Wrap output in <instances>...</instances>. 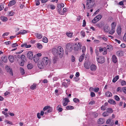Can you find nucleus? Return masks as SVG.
<instances>
[{"label": "nucleus", "instance_id": "1", "mask_svg": "<svg viewBox=\"0 0 126 126\" xmlns=\"http://www.w3.org/2000/svg\"><path fill=\"white\" fill-rule=\"evenodd\" d=\"M49 62V59L47 57H44L42 59L41 62L38 63V67L40 69L43 68L47 65Z\"/></svg>", "mask_w": 126, "mask_h": 126}, {"label": "nucleus", "instance_id": "2", "mask_svg": "<svg viewBox=\"0 0 126 126\" xmlns=\"http://www.w3.org/2000/svg\"><path fill=\"white\" fill-rule=\"evenodd\" d=\"M94 0H87L86 8L90 9L92 8L94 4Z\"/></svg>", "mask_w": 126, "mask_h": 126}, {"label": "nucleus", "instance_id": "3", "mask_svg": "<svg viewBox=\"0 0 126 126\" xmlns=\"http://www.w3.org/2000/svg\"><path fill=\"white\" fill-rule=\"evenodd\" d=\"M57 51L58 55H59V56L62 57L63 53V50L62 47L61 46H59L57 48Z\"/></svg>", "mask_w": 126, "mask_h": 126}, {"label": "nucleus", "instance_id": "4", "mask_svg": "<svg viewBox=\"0 0 126 126\" xmlns=\"http://www.w3.org/2000/svg\"><path fill=\"white\" fill-rule=\"evenodd\" d=\"M97 62L99 63H103L105 62L104 57L102 56H99L97 58Z\"/></svg>", "mask_w": 126, "mask_h": 126}, {"label": "nucleus", "instance_id": "5", "mask_svg": "<svg viewBox=\"0 0 126 126\" xmlns=\"http://www.w3.org/2000/svg\"><path fill=\"white\" fill-rule=\"evenodd\" d=\"M27 55V57L29 59H32L33 58V53L31 51H29Z\"/></svg>", "mask_w": 126, "mask_h": 126}, {"label": "nucleus", "instance_id": "6", "mask_svg": "<svg viewBox=\"0 0 126 126\" xmlns=\"http://www.w3.org/2000/svg\"><path fill=\"white\" fill-rule=\"evenodd\" d=\"M5 67L7 72H8L11 75L13 76V73L12 69H11L10 67L8 66H6Z\"/></svg>", "mask_w": 126, "mask_h": 126}, {"label": "nucleus", "instance_id": "7", "mask_svg": "<svg viewBox=\"0 0 126 126\" xmlns=\"http://www.w3.org/2000/svg\"><path fill=\"white\" fill-rule=\"evenodd\" d=\"M72 46V44H67L66 46L67 49L69 50L70 51H71L73 49Z\"/></svg>", "mask_w": 126, "mask_h": 126}, {"label": "nucleus", "instance_id": "8", "mask_svg": "<svg viewBox=\"0 0 126 126\" xmlns=\"http://www.w3.org/2000/svg\"><path fill=\"white\" fill-rule=\"evenodd\" d=\"M124 53L122 51H118L117 52L116 54L118 56L121 57L124 55Z\"/></svg>", "mask_w": 126, "mask_h": 126}, {"label": "nucleus", "instance_id": "9", "mask_svg": "<svg viewBox=\"0 0 126 126\" xmlns=\"http://www.w3.org/2000/svg\"><path fill=\"white\" fill-rule=\"evenodd\" d=\"M57 9L58 11V13L61 15H63V13L61 12V7H60V4H57Z\"/></svg>", "mask_w": 126, "mask_h": 126}, {"label": "nucleus", "instance_id": "10", "mask_svg": "<svg viewBox=\"0 0 126 126\" xmlns=\"http://www.w3.org/2000/svg\"><path fill=\"white\" fill-rule=\"evenodd\" d=\"M57 49L55 48H52L51 49V52L54 55H58Z\"/></svg>", "mask_w": 126, "mask_h": 126}, {"label": "nucleus", "instance_id": "11", "mask_svg": "<svg viewBox=\"0 0 126 126\" xmlns=\"http://www.w3.org/2000/svg\"><path fill=\"white\" fill-rule=\"evenodd\" d=\"M91 65V63H90L88 62H86L84 64V67L86 69H88L90 67Z\"/></svg>", "mask_w": 126, "mask_h": 126}, {"label": "nucleus", "instance_id": "12", "mask_svg": "<svg viewBox=\"0 0 126 126\" xmlns=\"http://www.w3.org/2000/svg\"><path fill=\"white\" fill-rule=\"evenodd\" d=\"M90 68L92 71H95L96 69V67L95 65L93 64L90 66Z\"/></svg>", "mask_w": 126, "mask_h": 126}, {"label": "nucleus", "instance_id": "13", "mask_svg": "<svg viewBox=\"0 0 126 126\" xmlns=\"http://www.w3.org/2000/svg\"><path fill=\"white\" fill-rule=\"evenodd\" d=\"M105 122L104 119L103 118H99L98 121V123L99 124H102Z\"/></svg>", "mask_w": 126, "mask_h": 126}, {"label": "nucleus", "instance_id": "14", "mask_svg": "<svg viewBox=\"0 0 126 126\" xmlns=\"http://www.w3.org/2000/svg\"><path fill=\"white\" fill-rule=\"evenodd\" d=\"M73 49L75 50H78L79 49V46L77 44H72Z\"/></svg>", "mask_w": 126, "mask_h": 126}, {"label": "nucleus", "instance_id": "15", "mask_svg": "<svg viewBox=\"0 0 126 126\" xmlns=\"http://www.w3.org/2000/svg\"><path fill=\"white\" fill-rule=\"evenodd\" d=\"M11 63L13 62L14 60V56L11 55L9 56L8 57Z\"/></svg>", "mask_w": 126, "mask_h": 126}, {"label": "nucleus", "instance_id": "16", "mask_svg": "<svg viewBox=\"0 0 126 126\" xmlns=\"http://www.w3.org/2000/svg\"><path fill=\"white\" fill-rule=\"evenodd\" d=\"M117 32L118 34L119 35H121V29L120 26L118 27L117 30Z\"/></svg>", "mask_w": 126, "mask_h": 126}, {"label": "nucleus", "instance_id": "17", "mask_svg": "<svg viewBox=\"0 0 126 126\" xmlns=\"http://www.w3.org/2000/svg\"><path fill=\"white\" fill-rule=\"evenodd\" d=\"M85 55L84 53H83L79 58V62H81L84 59V56Z\"/></svg>", "mask_w": 126, "mask_h": 126}, {"label": "nucleus", "instance_id": "18", "mask_svg": "<svg viewBox=\"0 0 126 126\" xmlns=\"http://www.w3.org/2000/svg\"><path fill=\"white\" fill-rule=\"evenodd\" d=\"M112 61L114 63H116L117 62V59L116 56L113 55L112 57Z\"/></svg>", "mask_w": 126, "mask_h": 126}, {"label": "nucleus", "instance_id": "19", "mask_svg": "<svg viewBox=\"0 0 126 126\" xmlns=\"http://www.w3.org/2000/svg\"><path fill=\"white\" fill-rule=\"evenodd\" d=\"M2 61L5 62H7V57L5 56H2L1 57Z\"/></svg>", "mask_w": 126, "mask_h": 126}, {"label": "nucleus", "instance_id": "20", "mask_svg": "<svg viewBox=\"0 0 126 126\" xmlns=\"http://www.w3.org/2000/svg\"><path fill=\"white\" fill-rule=\"evenodd\" d=\"M39 59V58L37 56H36L34 55L33 57V60L35 63H37Z\"/></svg>", "mask_w": 126, "mask_h": 126}, {"label": "nucleus", "instance_id": "21", "mask_svg": "<svg viewBox=\"0 0 126 126\" xmlns=\"http://www.w3.org/2000/svg\"><path fill=\"white\" fill-rule=\"evenodd\" d=\"M35 35L36 36L37 38L39 39L41 38L42 37V35L41 34H39L37 33H35Z\"/></svg>", "mask_w": 126, "mask_h": 126}, {"label": "nucleus", "instance_id": "22", "mask_svg": "<svg viewBox=\"0 0 126 126\" xmlns=\"http://www.w3.org/2000/svg\"><path fill=\"white\" fill-rule=\"evenodd\" d=\"M21 46L22 47H25L26 48H29L31 47V45H27L26 44H25L21 45Z\"/></svg>", "mask_w": 126, "mask_h": 126}, {"label": "nucleus", "instance_id": "23", "mask_svg": "<svg viewBox=\"0 0 126 126\" xmlns=\"http://www.w3.org/2000/svg\"><path fill=\"white\" fill-rule=\"evenodd\" d=\"M16 3V2L15 0H12L10 1L8 4L9 6H12L15 4Z\"/></svg>", "mask_w": 126, "mask_h": 126}, {"label": "nucleus", "instance_id": "24", "mask_svg": "<svg viewBox=\"0 0 126 126\" xmlns=\"http://www.w3.org/2000/svg\"><path fill=\"white\" fill-rule=\"evenodd\" d=\"M104 29L105 31L108 32L110 30V28L108 26H106L104 27Z\"/></svg>", "mask_w": 126, "mask_h": 126}, {"label": "nucleus", "instance_id": "25", "mask_svg": "<svg viewBox=\"0 0 126 126\" xmlns=\"http://www.w3.org/2000/svg\"><path fill=\"white\" fill-rule=\"evenodd\" d=\"M105 95L107 97H110L112 95V94L110 92L108 91L105 94Z\"/></svg>", "mask_w": 126, "mask_h": 126}, {"label": "nucleus", "instance_id": "26", "mask_svg": "<svg viewBox=\"0 0 126 126\" xmlns=\"http://www.w3.org/2000/svg\"><path fill=\"white\" fill-rule=\"evenodd\" d=\"M108 102L111 104H115V101L112 99H110L109 100Z\"/></svg>", "mask_w": 126, "mask_h": 126}, {"label": "nucleus", "instance_id": "27", "mask_svg": "<svg viewBox=\"0 0 126 126\" xmlns=\"http://www.w3.org/2000/svg\"><path fill=\"white\" fill-rule=\"evenodd\" d=\"M111 29H115L116 26V23L115 22H113L111 24Z\"/></svg>", "mask_w": 126, "mask_h": 126}, {"label": "nucleus", "instance_id": "28", "mask_svg": "<svg viewBox=\"0 0 126 126\" xmlns=\"http://www.w3.org/2000/svg\"><path fill=\"white\" fill-rule=\"evenodd\" d=\"M0 18L1 20L3 21H6L8 20L7 18L5 16H1Z\"/></svg>", "mask_w": 126, "mask_h": 126}, {"label": "nucleus", "instance_id": "29", "mask_svg": "<svg viewBox=\"0 0 126 126\" xmlns=\"http://www.w3.org/2000/svg\"><path fill=\"white\" fill-rule=\"evenodd\" d=\"M36 84L34 83L30 87V88L31 89L33 90L35 89L36 88Z\"/></svg>", "mask_w": 126, "mask_h": 126}, {"label": "nucleus", "instance_id": "30", "mask_svg": "<svg viewBox=\"0 0 126 126\" xmlns=\"http://www.w3.org/2000/svg\"><path fill=\"white\" fill-rule=\"evenodd\" d=\"M119 79V77L118 76H116L115 78H113L112 80V82H115Z\"/></svg>", "mask_w": 126, "mask_h": 126}, {"label": "nucleus", "instance_id": "31", "mask_svg": "<svg viewBox=\"0 0 126 126\" xmlns=\"http://www.w3.org/2000/svg\"><path fill=\"white\" fill-rule=\"evenodd\" d=\"M120 82L121 85L122 86H124L126 85V82L124 80H121Z\"/></svg>", "mask_w": 126, "mask_h": 126}, {"label": "nucleus", "instance_id": "32", "mask_svg": "<svg viewBox=\"0 0 126 126\" xmlns=\"http://www.w3.org/2000/svg\"><path fill=\"white\" fill-rule=\"evenodd\" d=\"M42 41L44 43H47L48 42V40L47 38L44 37L43 38Z\"/></svg>", "mask_w": 126, "mask_h": 126}, {"label": "nucleus", "instance_id": "33", "mask_svg": "<svg viewBox=\"0 0 126 126\" xmlns=\"http://www.w3.org/2000/svg\"><path fill=\"white\" fill-rule=\"evenodd\" d=\"M66 108L67 110H72L74 109V107L72 106H68L66 107Z\"/></svg>", "mask_w": 126, "mask_h": 126}, {"label": "nucleus", "instance_id": "34", "mask_svg": "<svg viewBox=\"0 0 126 126\" xmlns=\"http://www.w3.org/2000/svg\"><path fill=\"white\" fill-rule=\"evenodd\" d=\"M37 47L39 49H41L42 48V46L40 43H38L37 44Z\"/></svg>", "mask_w": 126, "mask_h": 126}, {"label": "nucleus", "instance_id": "35", "mask_svg": "<svg viewBox=\"0 0 126 126\" xmlns=\"http://www.w3.org/2000/svg\"><path fill=\"white\" fill-rule=\"evenodd\" d=\"M66 34L68 37L71 38L72 37L73 33L71 32H67Z\"/></svg>", "mask_w": 126, "mask_h": 126}, {"label": "nucleus", "instance_id": "36", "mask_svg": "<svg viewBox=\"0 0 126 126\" xmlns=\"http://www.w3.org/2000/svg\"><path fill=\"white\" fill-rule=\"evenodd\" d=\"M95 17L97 18L98 21L100 20L102 17V16L100 15H99L96 16Z\"/></svg>", "mask_w": 126, "mask_h": 126}, {"label": "nucleus", "instance_id": "37", "mask_svg": "<svg viewBox=\"0 0 126 126\" xmlns=\"http://www.w3.org/2000/svg\"><path fill=\"white\" fill-rule=\"evenodd\" d=\"M21 58L22 61L25 62L26 60V58L25 56L24 55H22L21 56Z\"/></svg>", "mask_w": 126, "mask_h": 126}, {"label": "nucleus", "instance_id": "38", "mask_svg": "<svg viewBox=\"0 0 126 126\" xmlns=\"http://www.w3.org/2000/svg\"><path fill=\"white\" fill-rule=\"evenodd\" d=\"M33 65L31 64H28L27 65V67L28 69H31L33 68Z\"/></svg>", "mask_w": 126, "mask_h": 126}, {"label": "nucleus", "instance_id": "39", "mask_svg": "<svg viewBox=\"0 0 126 126\" xmlns=\"http://www.w3.org/2000/svg\"><path fill=\"white\" fill-rule=\"evenodd\" d=\"M107 111L109 113H112L113 111L112 109L110 108L108 109L107 110Z\"/></svg>", "mask_w": 126, "mask_h": 126}, {"label": "nucleus", "instance_id": "40", "mask_svg": "<svg viewBox=\"0 0 126 126\" xmlns=\"http://www.w3.org/2000/svg\"><path fill=\"white\" fill-rule=\"evenodd\" d=\"M107 49L111 50L112 49V47L111 45H109L107 46Z\"/></svg>", "mask_w": 126, "mask_h": 126}, {"label": "nucleus", "instance_id": "41", "mask_svg": "<svg viewBox=\"0 0 126 126\" xmlns=\"http://www.w3.org/2000/svg\"><path fill=\"white\" fill-rule=\"evenodd\" d=\"M74 102L76 103L79 102V100L78 98H74L73 99Z\"/></svg>", "mask_w": 126, "mask_h": 126}, {"label": "nucleus", "instance_id": "42", "mask_svg": "<svg viewBox=\"0 0 126 126\" xmlns=\"http://www.w3.org/2000/svg\"><path fill=\"white\" fill-rule=\"evenodd\" d=\"M109 113H108V112L107 111H105L103 112L102 113V115L105 117L109 115Z\"/></svg>", "mask_w": 126, "mask_h": 126}, {"label": "nucleus", "instance_id": "43", "mask_svg": "<svg viewBox=\"0 0 126 126\" xmlns=\"http://www.w3.org/2000/svg\"><path fill=\"white\" fill-rule=\"evenodd\" d=\"M20 71L22 75H23L24 74V70L23 68L20 67Z\"/></svg>", "mask_w": 126, "mask_h": 126}, {"label": "nucleus", "instance_id": "44", "mask_svg": "<svg viewBox=\"0 0 126 126\" xmlns=\"http://www.w3.org/2000/svg\"><path fill=\"white\" fill-rule=\"evenodd\" d=\"M62 85L65 88H67L68 86V85L67 83L65 82H63Z\"/></svg>", "mask_w": 126, "mask_h": 126}, {"label": "nucleus", "instance_id": "45", "mask_svg": "<svg viewBox=\"0 0 126 126\" xmlns=\"http://www.w3.org/2000/svg\"><path fill=\"white\" fill-rule=\"evenodd\" d=\"M86 50V47L85 46H83L82 47V52L83 53H84Z\"/></svg>", "mask_w": 126, "mask_h": 126}, {"label": "nucleus", "instance_id": "46", "mask_svg": "<svg viewBox=\"0 0 126 126\" xmlns=\"http://www.w3.org/2000/svg\"><path fill=\"white\" fill-rule=\"evenodd\" d=\"M98 21L97 19V18L95 17L94 19L92 20V22L93 23H95L98 22Z\"/></svg>", "mask_w": 126, "mask_h": 126}, {"label": "nucleus", "instance_id": "47", "mask_svg": "<svg viewBox=\"0 0 126 126\" xmlns=\"http://www.w3.org/2000/svg\"><path fill=\"white\" fill-rule=\"evenodd\" d=\"M115 32V29H111L110 31H109V33L111 34H112Z\"/></svg>", "mask_w": 126, "mask_h": 126}, {"label": "nucleus", "instance_id": "48", "mask_svg": "<svg viewBox=\"0 0 126 126\" xmlns=\"http://www.w3.org/2000/svg\"><path fill=\"white\" fill-rule=\"evenodd\" d=\"M27 32V31L25 30H22L20 31V34H24L26 33Z\"/></svg>", "mask_w": 126, "mask_h": 126}, {"label": "nucleus", "instance_id": "49", "mask_svg": "<svg viewBox=\"0 0 126 126\" xmlns=\"http://www.w3.org/2000/svg\"><path fill=\"white\" fill-rule=\"evenodd\" d=\"M114 97L116 101H118L120 100V98L118 96L116 95L114 96Z\"/></svg>", "mask_w": 126, "mask_h": 126}, {"label": "nucleus", "instance_id": "50", "mask_svg": "<svg viewBox=\"0 0 126 126\" xmlns=\"http://www.w3.org/2000/svg\"><path fill=\"white\" fill-rule=\"evenodd\" d=\"M99 88L98 87H96L94 88V89L93 90V91L95 92H97L99 90Z\"/></svg>", "mask_w": 126, "mask_h": 126}, {"label": "nucleus", "instance_id": "51", "mask_svg": "<svg viewBox=\"0 0 126 126\" xmlns=\"http://www.w3.org/2000/svg\"><path fill=\"white\" fill-rule=\"evenodd\" d=\"M122 91L123 92L125 93L126 94V87H124L122 88Z\"/></svg>", "mask_w": 126, "mask_h": 126}, {"label": "nucleus", "instance_id": "52", "mask_svg": "<svg viewBox=\"0 0 126 126\" xmlns=\"http://www.w3.org/2000/svg\"><path fill=\"white\" fill-rule=\"evenodd\" d=\"M49 107V106H47L44 107L43 108V110L44 111H45L46 110H48V109Z\"/></svg>", "mask_w": 126, "mask_h": 126}, {"label": "nucleus", "instance_id": "53", "mask_svg": "<svg viewBox=\"0 0 126 126\" xmlns=\"http://www.w3.org/2000/svg\"><path fill=\"white\" fill-rule=\"evenodd\" d=\"M52 109L51 107H50L49 106V107L48 109L47 110V112L48 113H50L52 111Z\"/></svg>", "mask_w": 126, "mask_h": 126}, {"label": "nucleus", "instance_id": "54", "mask_svg": "<svg viewBox=\"0 0 126 126\" xmlns=\"http://www.w3.org/2000/svg\"><path fill=\"white\" fill-rule=\"evenodd\" d=\"M50 8L52 9L53 10L55 8V6L53 4L51 5H50Z\"/></svg>", "mask_w": 126, "mask_h": 126}, {"label": "nucleus", "instance_id": "55", "mask_svg": "<svg viewBox=\"0 0 126 126\" xmlns=\"http://www.w3.org/2000/svg\"><path fill=\"white\" fill-rule=\"evenodd\" d=\"M18 46V45L16 43H14L12 45V47H14Z\"/></svg>", "mask_w": 126, "mask_h": 126}, {"label": "nucleus", "instance_id": "56", "mask_svg": "<svg viewBox=\"0 0 126 126\" xmlns=\"http://www.w3.org/2000/svg\"><path fill=\"white\" fill-rule=\"evenodd\" d=\"M90 95L91 97H94L95 96V94L93 92H92L91 93Z\"/></svg>", "mask_w": 126, "mask_h": 126}, {"label": "nucleus", "instance_id": "57", "mask_svg": "<svg viewBox=\"0 0 126 126\" xmlns=\"http://www.w3.org/2000/svg\"><path fill=\"white\" fill-rule=\"evenodd\" d=\"M95 103V102L94 101H91L89 103V104L91 105L94 104Z\"/></svg>", "mask_w": 126, "mask_h": 126}, {"label": "nucleus", "instance_id": "58", "mask_svg": "<svg viewBox=\"0 0 126 126\" xmlns=\"http://www.w3.org/2000/svg\"><path fill=\"white\" fill-rule=\"evenodd\" d=\"M9 34V32H6L4 33L2 35V36H7Z\"/></svg>", "mask_w": 126, "mask_h": 126}, {"label": "nucleus", "instance_id": "59", "mask_svg": "<svg viewBox=\"0 0 126 126\" xmlns=\"http://www.w3.org/2000/svg\"><path fill=\"white\" fill-rule=\"evenodd\" d=\"M81 34L82 36H83V37H84L85 36V32L83 31H82L81 32Z\"/></svg>", "mask_w": 126, "mask_h": 126}, {"label": "nucleus", "instance_id": "60", "mask_svg": "<svg viewBox=\"0 0 126 126\" xmlns=\"http://www.w3.org/2000/svg\"><path fill=\"white\" fill-rule=\"evenodd\" d=\"M14 14V13L13 12L11 11L9 13V15L10 16H13Z\"/></svg>", "mask_w": 126, "mask_h": 126}, {"label": "nucleus", "instance_id": "61", "mask_svg": "<svg viewBox=\"0 0 126 126\" xmlns=\"http://www.w3.org/2000/svg\"><path fill=\"white\" fill-rule=\"evenodd\" d=\"M106 108L104 105H103L102 107H101V110H105Z\"/></svg>", "mask_w": 126, "mask_h": 126}, {"label": "nucleus", "instance_id": "62", "mask_svg": "<svg viewBox=\"0 0 126 126\" xmlns=\"http://www.w3.org/2000/svg\"><path fill=\"white\" fill-rule=\"evenodd\" d=\"M36 56H37L39 58V57L41 56L42 55V54L41 53H38L36 55H35Z\"/></svg>", "mask_w": 126, "mask_h": 126}, {"label": "nucleus", "instance_id": "63", "mask_svg": "<svg viewBox=\"0 0 126 126\" xmlns=\"http://www.w3.org/2000/svg\"><path fill=\"white\" fill-rule=\"evenodd\" d=\"M24 62H23L22 61L19 63V65L21 66H23L24 65Z\"/></svg>", "mask_w": 126, "mask_h": 126}, {"label": "nucleus", "instance_id": "64", "mask_svg": "<svg viewBox=\"0 0 126 126\" xmlns=\"http://www.w3.org/2000/svg\"><path fill=\"white\" fill-rule=\"evenodd\" d=\"M124 40L126 42V34H125L123 37Z\"/></svg>", "mask_w": 126, "mask_h": 126}]
</instances>
